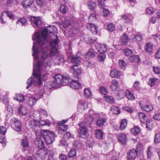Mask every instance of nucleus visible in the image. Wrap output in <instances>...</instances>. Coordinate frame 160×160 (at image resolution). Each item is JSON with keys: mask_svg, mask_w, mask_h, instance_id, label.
I'll list each match as a JSON object with an SVG mask.
<instances>
[{"mask_svg": "<svg viewBox=\"0 0 160 160\" xmlns=\"http://www.w3.org/2000/svg\"><path fill=\"white\" fill-rule=\"evenodd\" d=\"M37 44L35 42L33 43L32 47V56H34L33 62V72L32 76L27 80V83L28 85L26 88L27 89H28L32 84L36 86L41 85L42 84V80L45 81L48 78L47 74H45L41 76L40 73L42 62L38 60V55L40 50L38 46L36 49Z\"/></svg>", "mask_w": 160, "mask_h": 160, "instance_id": "f257e3e1", "label": "nucleus"}, {"mask_svg": "<svg viewBox=\"0 0 160 160\" xmlns=\"http://www.w3.org/2000/svg\"><path fill=\"white\" fill-rule=\"evenodd\" d=\"M54 80L48 82L46 86L48 89H50L55 87L59 88L62 86H66L69 82L70 79L69 75L66 74L62 75L60 74H57L54 77Z\"/></svg>", "mask_w": 160, "mask_h": 160, "instance_id": "f03ea898", "label": "nucleus"}, {"mask_svg": "<svg viewBox=\"0 0 160 160\" xmlns=\"http://www.w3.org/2000/svg\"><path fill=\"white\" fill-rule=\"evenodd\" d=\"M57 31V28L52 26L48 27L45 30L46 34H45L43 32L40 34L37 32L34 33L32 36V39L33 41L36 40L37 43H38L40 46H42L45 42L47 40L46 34L48 33H52L54 32H56Z\"/></svg>", "mask_w": 160, "mask_h": 160, "instance_id": "7ed1b4c3", "label": "nucleus"}, {"mask_svg": "<svg viewBox=\"0 0 160 160\" xmlns=\"http://www.w3.org/2000/svg\"><path fill=\"white\" fill-rule=\"evenodd\" d=\"M37 136H42L44 137L46 143L48 144H52L55 139V134L53 132L48 130H42L41 132H36Z\"/></svg>", "mask_w": 160, "mask_h": 160, "instance_id": "20e7f679", "label": "nucleus"}, {"mask_svg": "<svg viewBox=\"0 0 160 160\" xmlns=\"http://www.w3.org/2000/svg\"><path fill=\"white\" fill-rule=\"evenodd\" d=\"M11 126L13 130L17 132L22 131V125L21 122L15 118H12L10 120Z\"/></svg>", "mask_w": 160, "mask_h": 160, "instance_id": "39448f33", "label": "nucleus"}, {"mask_svg": "<svg viewBox=\"0 0 160 160\" xmlns=\"http://www.w3.org/2000/svg\"><path fill=\"white\" fill-rule=\"evenodd\" d=\"M78 125L79 127V129L78 136L82 138H86L87 136L88 129L85 126V122H80L78 123Z\"/></svg>", "mask_w": 160, "mask_h": 160, "instance_id": "423d86ee", "label": "nucleus"}, {"mask_svg": "<svg viewBox=\"0 0 160 160\" xmlns=\"http://www.w3.org/2000/svg\"><path fill=\"white\" fill-rule=\"evenodd\" d=\"M40 123L36 120H31L29 121L28 126L33 130L35 131V133L36 132H41L42 130H41L40 127L39 125Z\"/></svg>", "mask_w": 160, "mask_h": 160, "instance_id": "0eeeda50", "label": "nucleus"}, {"mask_svg": "<svg viewBox=\"0 0 160 160\" xmlns=\"http://www.w3.org/2000/svg\"><path fill=\"white\" fill-rule=\"evenodd\" d=\"M30 20L31 23L33 27H38L42 24V21L39 17L32 16Z\"/></svg>", "mask_w": 160, "mask_h": 160, "instance_id": "6e6552de", "label": "nucleus"}, {"mask_svg": "<svg viewBox=\"0 0 160 160\" xmlns=\"http://www.w3.org/2000/svg\"><path fill=\"white\" fill-rule=\"evenodd\" d=\"M96 56L95 51L92 48L89 49L85 55V58L88 60H91L94 58Z\"/></svg>", "mask_w": 160, "mask_h": 160, "instance_id": "1a4fd4ad", "label": "nucleus"}, {"mask_svg": "<svg viewBox=\"0 0 160 160\" xmlns=\"http://www.w3.org/2000/svg\"><path fill=\"white\" fill-rule=\"evenodd\" d=\"M48 150L46 148L40 149L37 153L38 156L42 159H44L46 158V156L49 153Z\"/></svg>", "mask_w": 160, "mask_h": 160, "instance_id": "9d476101", "label": "nucleus"}, {"mask_svg": "<svg viewBox=\"0 0 160 160\" xmlns=\"http://www.w3.org/2000/svg\"><path fill=\"white\" fill-rule=\"evenodd\" d=\"M137 151L134 149L128 151L127 154V158L128 160H133L136 158L137 156Z\"/></svg>", "mask_w": 160, "mask_h": 160, "instance_id": "9b49d317", "label": "nucleus"}, {"mask_svg": "<svg viewBox=\"0 0 160 160\" xmlns=\"http://www.w3.org/2000/svg\"><path fill=\"white\" fill-rule=\"evenodd\" d=\"M72 69L73 70V74L75 78H78L79 75L81 73V70L78 68L77 65H73L71 67Z\"/></svg>", "mask_w": 160, "mask_h": 160, "instance_id": "f8f14e48", "label": "nucleus"}, {"mask_svg": "<svg viewBox=\"0 0 160 160\" xmlns=\"http://www.w3.org/2000/svg\"><path fill=\"white\" fill-rule=\"evenodd\" d=\"M89 114L90 118V123L92 122L94 119H96L100 117V115L99 113L91 109L89 111Z\"/></svg>", "mask_w": 160, "mask_h": 160, "instance_id": "ddd939ff", "label": "nucleus"}, {"mask_svg": "<svg viewBox=\"0 0 160 160\" xmlns=\"http://www.w3.org/2000/svg\"><path fill=\"white\" fill-rule=\"evenodd\" d=\"M87 28L92 33L96 34L98 32L97 27L93 24L88 23L87 25Z\"/></svg>", "mask_w": 160, "mask_h": 160, "instance_id": "4468645a", "label": "nucleus"}, {"mask_svg": "<svg viewBox=\"0 0 160 160\" xmlns=\"http://www.w3.org/2000/svg\"><path fill=\"white\" fill-rule=\"evenodd\" d=\"M139 104L142 109L147 112H151L153 111V108L152 105H143L140 102H139Z\"/></svg>", "mask_w": 160, "mask_h": 160, "instance_id": "2eb2a0df", "label": "nucleus"}, {"mask_svg": "<svg viewBox=\"0 0 160 160\" xmlns=\"http://www.w3.org/2000/svg\"><path fill=\"white\" fill-rule=\"evenodd\" d=\"M34 144L40 149L45 148L44 142L39 138H37L36 139L34 142Z\"/></svg>", "mask_w": 160, "mask_h": 160, "instance_id": "dca6fc26", "label": "nucleus"}, {"mask_svg": "<svg viewBox=\"0 0 160 160\" xmlns=\"http://www.w3.org/2000/svg\"><path fill=\"white\" fill-rule=\"evenodd\" d=\"M27 108L24 105H22L18 107V112L20 115L25 116L27 114Z\"/></svg>", "mask_w": 160, "mask_h": 160, "instance_id": "f3484780", "label": "nucleus"}, {"mask_svg": "<svg viewBox=\"0 0 160 160\" xmlns=\"http://www.w3.org/2000/svg\"><path fill=\"white\" fill-rule=\"evenodd\" d=\"M29 142L27 138H24L22 139L21 144L24 151L27 150L29 148Z\"/></svg>", "mask_w": 160, "mask_h": 160, "instance_id": "a211bd4d", "label": "nucleus"}, {"mask_svg": "<svg viewBox=\"0 0 160 160\" xmlns=\"http://www.w3.org/2000/svg\"><path fill=\"white\" fill-rule=\"evenodd\" d=\"M118 141L122 144H125L127 142V137L126 134L121 133L119 134L118 136Z\"/></svg>", "mask_w": 160, "mask_h": 160, "instance_id": "6ab92c4d", "label": "nucleus"}, {"mask_svg": "<svg viewBox=\"0 0 160 160\" xmlns=\"http://www.w3.org/2000/svg\"><path fill=\"white\" fill-rule=\"evenodd\" d=\"M153 44L151 42L146 43L144 46V49L147 53H152L153 50Z\"/></svg>", "mask_w": 160, "mask_h": 160, "instance_id": "aec40b11", "label": "nucleus"}, {"mask_svg": "<svg viewBox=\"0 0 160 160\" xmlns=\"http://www.w3.org/2000/svg\"><path fill=\"white\" fill-rule=\"evenodd\" d=\"M110 75L112 78H119L121 75V72L116 69H114L111 71Z\"/></svg>", "mask_w": 160, "mask_h": 160, "instance_id": "412c9836", "label": "nucleus"}, {"mask_svg": "<svg viewBox=\"0 0 160 160\" xmlns=\"http://www.w3.org/2000/svg\"><path fill=\"white\" fill-rule=\"evenodd\" d=\"M34 2L33 0H24L22 4L24 8H29Z\"/></svg>", "mask_w": 160, "mask_h": 160, "instance_id": "4be33fe9", "label": "nucleus"}, {"mask_svg": "<svg viewBox=\"0 0 160 160\" xmlns=\"http://www.w3.org/2000/svg\"><path fill=\"white\" fill-rule=\"evenodd\" d=\"M70 86L73 89H77L79 88L81 83L77 80H72L70 83Z\"/></svg>", "mask_w": 160, "mask_h": 160, "instance_id": "5701e85b", "label": "nucleus"}, {"mask_svg": "<svg viewBox=\"0 0 160 160\" xmlns=\"http://www.w3.org/2000/svg\"><path fill=\"white\" fill-rule=\"evenodd\" d=\"M53 37L55 39L52 40L50 44L52 47H56L59 43L58 37L57 35L54 34L53 35Z\"/></svg>", "mask_w": 160, "mask_h": 160, "instance_id": "b1692460", "label": "nucleus"}, {"mask_svg": "<svg viewBox=\"0 0 160 160\" xmlns=\"http://www.w3.org/2000/svg\"><path fill=\"white\" fill-rule=\"evenodd\" d=\"M96 138L98 139L101 140L103 138L104 132L100 129L96 130L95 131Z\"/></svg>", "mask_w": 160, "mask_h": 160, "instance_id": "393cba45", "label": "nucleus"}, {"mask_svg": "<svg viewBox=\"0 0 160 160\" xmlns=\"http://www.w3.org/2000/svg\"><path fill=\"white\" fill-rule=\"evenodd\" d=\"M138 118L140 122L142 123H145L147 121L146 115L143 112L139 113Z\"/></svg>", "mask_w": 160, "mask_h": 160, "instance_id": "a878e982", "label": "nucleus"}, {"mask_svg": "<svg viewBox=\"0 0 160 160\" xmlns=\"http://www.w3.org/2000/svg\"><path fill=\"white\" fill-rule=\"evenodd\" d=\"M14 98L15 100L19 102H23L25 100L24 96L21 93L16 94Z\"/></svg>", "mask_w": 160, "mask_h": 160, "instance_id": "bb28decb", "label": "nucleus"}, {"mask_svg": "<svg viewBox=\"0 0 160 160\" xmlns=\"http://www.w3.org/2000/svg\"><path fill=\"white\" fill-rule=\"evenodd\" d=\"M99 49L98 50L99 53H105V52L107 50V46L105 44H98Z\"/></svg>", "mask_w": 160, "mask_h": 160, "instance_id": "cd10ccee", "label": "nucleus"}, {"mask_svg": "<svg viewBox=\"0 0 160 160\" xmlns=\"http://www.w3.org/2000/svg\"><path fill=\"white\" fill-rule=\"evenodd\" d=\"M129 41L128 36L126 34H124L120 39L121 44L122 45H126Z\"/></svg>", "mask_w": 160, "mask_h": 160, "instance_id": "c85d7f7f", "label": "nucleus"}, {"mask_svg": "<svg viewBox=\"0 0 160 160\" xmlns=\"http://www.w3.org/2000/svg\"><path fill=\"white\" fill-rule=\"evenodd\" d=\"M131 133L134 135H138L140 132V129L138 126H135L134 128H132L130 130Z\"/></svg>", "mask_w": 160, "mask_h": 160, "instance_id": "c756f323", "label": "nucleus"}, {"mask_svg": "<svg viewBox=\"0 0 160 160\" xmlns=\"http://www.w3.org/2000/svg\"><path fill=\"white\" fill-rule=\"evenodd\" d=\"M118 86L119 83L117 80L115 79H113L112 81L110 88L112 90H115L118 88Z\"/></svg>", "mask_w": 160, "mask_h": 160, "instance_id": "7c9ffc66", "label": "nucleus"}, {"mask_svg": "<svg viewBox=\"0 0 160 160\" xmlns=\"http://www.w3.org/2000/svg\"><path fill=\"white\" fill-rule=\"evenodd\" d=\"M128 124V120L126 119H122L120 122V129L122 130L125 129Z\"/></svg>", "mask_w": 160, "mask_h": 160, "instance_id": "2f4dec72", "label": "nucleus"}, {"mask_svg": "<svg viewBox=\"0 0 160 160\" xmlns=\"http://www.w3.org/2000/svg\"><path fill=\"white\" fill-rule=\"evenodd\" d=\"M36 102L37 99L35 98L30 97L28 98L27 103L28 106L31 107L34 105Z\"/></svg>", "mask_w": 160, "mask_h": 160, "instance_id": "473e14b6", "label": "nucleus"}, {"mask_svg": "<svg viewBox=\"0 0 160 160\" xmlns=\"http://www.w3.org/2000/svg\"><path fill=\"white\" fill-rule=\"evenodd\" d=\"M129 60L132 62L138 63L140 62V59L138 55H132L130 57Z\"/></svg>", "mask_w": 160, "mask_h": 160, "instance_id": "72a5a7b5", "label": "nucleus"}, {"mask_svg": "<svg viewBox=\"0 0 160 160\" xmlns=\"http://www.w3.org/2000/svg\"><path fill=\"white\" fill-rule=\"evenodd\" d=\"M111 111L114 114L118 115L121 112L120 108L114 106H112L111 108Z\"/></svg>", "mask_w": 160, "mask_h": 160, "instance_id": "f704fd0d", "label": "nucleus"}, {"mask_svg": "<svg viewBox=\"0 0 160 160\" xmlns=\"http://www.w3.org/2000/svg\"><path fill=\"white\" fill-rule=\"evenodd\" d=\"M106 119L104 118H100L97 120L96 125L99 127L103 126L106 121Z\"/></svg>", "mask_w": 160, "mask_h": 160, "instance_id": "c9c22d12", "label": "nucleus"}, {"mask_svg": "<svg viewBox=\"0 0 160 160\" xmlns=\"http://www.w3.org/2000/svg\"><path fill=\"white\" fill-rule=\"evenodd\" d=\"M104 98L105 101L108 103L111 104H113L114 103L115 100L113 97L112 96H104Z\"/></svg>", "mask_w": 160, "mask_h": 160, "instance_id": "e433bc0d", "label": "nucleus"}, {"mask_svg": "<svg viewBox=\"0 0 160 160\" xmlns=\"http://www.w3.org/2000/svg\"><path fill=\"white\" fill-rule=\"evenodd\" d=\"M58 49L56 47H52L49 52V56L52 57L56 55L58 53Z\"/></svg>", "mask_w": 160, "mask_h": 160, "instance_id": "4c0bfd02", "label": "nucleus"}, {"mask_svg": "<svg viewBox=\"0 0 160 160\" xmlns=\"http://www.w3.org/2000/svg\"><path fill=\"white\" fill-rule=\"evenodd\" d=\"M125 93L126 97L128 99L130 100H134L135 99L134 95L128 90H126Z\"/></svg>", "mask_w": 160, "mask_h": 160, "instance_id": "58836bf2", "label": "nucleus"}, {"mask_svg": "<svg viewBox=\"0 0 160 160\" xmlns=\"http://www.w3.org/2000/svg\"><path fill=\"white\" fill-rule=\"evenodd\" d=\"M154 142L155 144L160 143V131L158 132L155 134L154 137Z\"/></svg>", "mask_w": 160, "mask_h": 160, "instance_id": "ea45409f", "label": "nucleus"}, {"mask_svg": "<svg viewBox=\"0 0 160 160\" xmlns=\"http://www.w3.org/2000/svg\"><path fill=\"white\" fill-rule=\"evenodd\" d=\"M76 150L74 148H72L68 153V157L70 158H72L76 156Z\"/></svg>", "mask_w": 160, "mask_h": 160, "instance_id": "a19ab883", "label": "nucleus"}, {"mask_svg": "<svg viewBox=\"0 0 160 160\" xmlns=\"http://www.w3.org/2000/svg\"><path fill=\"white\" fill-rule=\"evenodd\" d=\"M57 126L59 128V132H60L61 131L63 132L67 130L68 128V126L64 124H58Z\"/></svg>", "mask_w": 160, "mask_h": 160, "instance_id": "79ce46f5", "label": "nucleus"}, {"mask_svg": "<svg viewBox=\"0 0 160 160\" xmlns=\"http://www.w3.org/2000/svg\"><path fill=\"white\" fill-rule=\"evenodd\" d=\"M84 96L86 98H89L92 95V92L89 88H86L84 89Z\"/></svg>", "mask_w": 160, "mask_h": 160, "instance_id": "37998d69", "label": "nucleus"}, {"mask_svg": "<svg viewBox=\"0 0 160 160\" xmlns=\"http://www.w3.org/2000/svg\"><path fill=\"white\" fill-rule=\"evenodd\" d=\"M71 62L73 63H75L74 65H78L80 62V58L79 57H72L71 59Z\"/></svg>", "mask_w": 160, "mask_h": 160, "instance_id": "c03bdc74", "label": "nucleus"}, {"mask_svg": "<svg viewBox=\"0 0 160 160\" xmlns=\"http://www.w3.org/2000/svg\"><path fill=\"white\" fill-rule=\"evenodd\" d=\"M39 122L40 123L39 125L40 126H45L47 125L48 126H49L50 125V123L49 120H41Z\"/></svg>", "mask_w": 160, "mask_h": 160, "instance_id": "a18cd8bd", "label": "nucleus"}, {"mask_svg": "<svg viewBox=\"0 0 160 160\" xmlns=\"http://www.w3.org/2000/svg\"><path fill=\"white\" fill-rule=\"evenodd\" d=\"M26 19L23 18H19L17 22V23L18 24H21L22 26L25 25L27 23Z\"/></svg>", "mask_w": 160, "mask_h": 160, "instance_id": "49530a36", "label": "nucleus"}, {"mask_svg": "<svg viewBox=\"0 0 160 160\" xmlns=\"http://www.w3.org/2000/svg\"><path fill=\"white\" fill-rule=\"evenodd\" d=\"M158 80L155 78H150L148 82V85L151 87L153 86Z\"/></svg>", "mask_w": 160, "mask_h": 160, "instance_id": "de8ad7c7", "label": "nucleus"}, {"mask_svg": "<svg viewBox=\"0 0 160 160\" xmlns=\"http://www.w3.org/2000/svg\"><path fill=\"white\" fill-rule=\"evenodd\" d=\"M106 58V54L104 53H99L98 55V59L99 61L103 62Z\"/></svg>", "mask_w": 160, "mask_h": 160, "instance_id": "09e8293b", "label": "nucleus"}, {"mask_svg": "<svg viewBox=\"0 0 160 160\" xmlns=\"http://www.w3.org/2000/svg\"><path fill=\"white\" fill-rule=\"evenodd\" d=\"M67 10L68 8L66 7L65 4H62L61 5L60 7V11L62 14L66 13Z\"/></svg>", "mask_w": 160, "mask_h": 160, "instance_id": "8fccbe9b", "label": "nucleus"}, {"mask_svg": "<svg viewBox=\"0 0 160 160\" xmlns=\"http://www.w3.org/2000/svg\"><path fill=\"white\" fill-rule=\"evenodd\" d=\"M139 82L138 81H136L133 84V88L134 89L138 91H139L141 89V88L139 87Z\"/></svg>", "mask_w": 160, "mask_h": 160, "instance_id": "3c124183", "label": "nucleus"}, {"mask_svg": "<svg viewBox=\"0 0 160 160\" xmlns=\"http://www.w3.org/2000/svg\"><path fill=\"white\" fill-rule=\"evenodd\" d=\"M5 12L7 14V16L8 17L9 19L12 20H13L14 19V15L12 12L9 11H6V12H3L2 14Z\"/></svg>", "mask_w": 160, "mask_h": 160, "instance_id": "603ef678", "label": "nucleus"}, {"mask_svg": "<svg viewBox=\"0 0 160 160\" xmlns=\"http://www.w3.org/2000/svg\"><path fill=\"white\" fill-rule=\"evenodd\" d=\"M119 66L122 69H125L127 66V64L123 60H119L118 62Z\"/></svg>", "mask_w": 160, "mask_h": 160, "instance_id": "864d4df0", "label": "nucleus"}, {"mask_svg": "<svg viewBox=\"0 0 160 160\" xmlns=\"http://www.w3.org/2000/svg\"><path fill=\"white\" fill-rule=\"evenodd\" d=\"M85 103L84 102L80 101L79 102L78 105V108L82 110H84L85 108Z\"/></svg>", "mask_w": 160, "mask_h": 160, "instance_id": "5fc2aeb1", "label": "nucleus"}, {"mask_svg": "<svg viewBox=\"0 0 160 160\" xmlns=\"http://www.w3.org/2000/svg\"><path fill=\"white\" fill-rule=\"evenodd\" d=\"M108 30L110 32H112L115 29V26L113 23H110L107 26Z\"/></svg>", "mask_w": 160, "mask_h": 160, "instance_id": "6e6d98bb", "label": "nucleus"}, {"mask_svg": "<svg viewBox=\"0 0 160 160\" xmlns=\"http://www.w3.org/2000/svg\"><path fill=\"white\" fill-rule=\"evenodd\" d=\"M96 3L92 1H89L88 2V6L91 10H93L96 7Z\"/></svg>", "mask_w": 160, "mask_h": 160, "instance_id": "4d7b16f0", "label": "nucleus"}, {"mask_svg": "<svg viewBox=\"0 0 160 160\" xmlns=\"http://www.w3.org/2000/svg\"><path fill=\"white\" fill-rule=\"evenodd\" d=\"M137 152H142L143 150V146L140 142H138L137 145L136 150Z\"/></svg>", "mask_w": 160, "mask_h": 160, "instance_id": "13d9d810", "label": "nucleus"}, {"mask_svg": "<svg viewBox=\"0 0 160 160\" xmlns=\"http://www.w3.org/2000/svg\"><path fill=\"white\" fill-rule=\"evenodd\" d=\"M134 38L138 41H140L142 40V36L140 34L134 35Z\"/></svg>", "mask_w": 160, "mask_h": 160, "instance_id": "bf43d9fd", "label": "nucleus"}, {"mask_svg": "<svg viewBox=\"0 0 160 160\" xmlns=\"http://www.w3.org/2000/svg\"><path fill=\"white\" fill-rule=\"evenodd\" d=\"M153 8L151 7H148L146 9V12L147 14H152L154 12Z\"/></svg>", "mask_w": 160, "mask_h": 160, "instance_id": "052dcab7", "label": "nucleus"}, {"mask_svg": "<svg viewBox=\"0 0 160 160\" xmlns=\"http://www.w3.org/2000/svg\"><path fill=\"white\" fill-rule=\"evenodd\" d=\"M7 132V129L6 127L1 126L0 127V134L4 135Z\"/></svg>", "mask_w": 160, "mask_h": 160, "instance_id": "680f3d73", "label": "nucleus"}, {"mask_svg": "<svg viewBox=\"0 0 160 160\" xmlns=\"http://www.w3.org/2000/svg\"><path fill=\"white\" fill-rule=\"evenodd\" d=\"M124 52L127 56H129L132 54V51L129 49L127 48L124 49Z\"/></svg>", "mask_w": 160, "mask_h": 160, "instance_id": "e2e57ef3", "label": "nucleus"}, {"mask_svg": "<svg viewBox=\"0 0 160 160\" xmlns=\"http://www.w3.org/2000/svg\"><path fill=\"white\" fill-rule=\"evenodd\" d=\"M56 60L60 62H64V61L63 56L61 55H58L56 57Z\"/></svg>", "mask_w": 160, "mask_h": 160, "instance_id": "0e129e2a", "label": "nucleus"}, {"mask_svg": "<svg viewBox=\"0 0 160 160\" xmlns=\"http://www.w3.org/2000/svg\"><path fill=\"white\" fill-rule=\"evenodd\" d=\"M99 90L101 93L106 95L107 93L106 89L103 87H101L99 88Z\"/></svg>", "mask_w": 160, "mask_h": 160, "instance_id": "69168bd1", "label": "nucleus"}, {"mask_svg": "<svg viewBox=\"0 0 160 160\" xmlns=\"http://www.w3.org/2000/svg\"><path fill=\"white\" fill-rule=\"evenodd\" d=\"M71 136V134L69 132H66L63 135V138L65 140H68L70 138Z\"/></svg>", "mask_w": 160, "mask_h": 160, "instance_id": "338daca9", "label": "nucleus"}, {"mask_svg": "<svg viewBox=\"0 0 160 160\" xmlns=\"http://www.w3.org/2000/svg\"><path fill=\"white\" fill-rule=\"evenodd\" d=\"M59 158L60 160H68V158L67 156L64 154H59Z\"/></svg>", "mask_w": 160, "mask_h": 160, "instance_id": "774afa93", "label": "nucleus"}]
</instances>
